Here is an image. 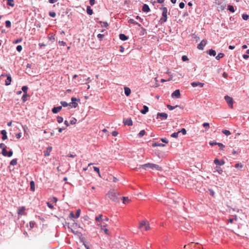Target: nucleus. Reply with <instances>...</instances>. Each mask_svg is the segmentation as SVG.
I'll use <instances>...</instances> for the list:
<instances>
[{"label":"nucleus","instance_id":"21","mask_svg":"<svg viewBox=\"0 0 249 249\" xmlns=\"http://www.w3.org/2000/svg\"><path fill=\"white\" fill-rule=\"evenodd\" d=\"M148 107L144 105L143 107V109L141 110V112L143 114H145L148 111Z\"/></svg>","mask_w":249,"mask_h":249},{"label":"nucleus","instance_id":"16","mask_svg":"<svg viewBox=\"0 0 249 249\" xmlns=\"http://www.w3.org/2000/svg\"><path fill=\"white\" fill-rule=\"evenodd\" d=\"M124 125H127L128 126H131L133 124L132 121L131 119H127L124 121Z\"/></svg>","mask_w":249,"mask_h":249},{"label":"nucleus","instance_id":"62","mask_svg":"<svg viewBox=\"0 0 249 249\" xmlns=\"http://www.w3.org/2000/svg\"><path fill=\"white\" fill-rule=\"evenodd\" d=\"M76 121H77L75 119L73 118V119L71 120L70 124H74L76 123Z\"/></svg>","mask_w":249,"mask_h":249},{"label":"nucleus","instance_id":"34","mask_svg":"<svg viewBox=\"0 0 249 249\" xmlns=\"http://www.w3.org/2000/svg\"><path fill=\"white\" fill-rule=\"evenodd\" d=\"M60 104L61 105L62 107H66L67 106H69V104H68L66 101H61Z\"/></svg>","mask_w":249,"mask_h":249},{"label":"nucleus","instance_id":"28","mask_svg":"<svg viewBox=\"0 0 249 249\" xmlns=\"http://www.w3.org/2000/svg\"><path fill=\"white\" fill-rule=\"evenodd\" d=\"M208 53L211 56H215L216 55V52L213 50V49H211L209 51V52H208Z\"/></svg>","mask_w":249,"mask_h":249},{"label":"nucleus","instance_id":"25","mask_svg":"<svg viewBox=\"0 0 249 249\" xmlns=\"http://www.w3.org/2000/svg\"><path fill=\"white\" fill-rule=\"evenodd\" d=\"M87 13L89 15H91L93 14V11L90 6H87Z\"/></svg>","mask_w":249,"mask_h":249},{"label":"nucleus","instance_id":"33","mask_svg":"<svg viewBox=\"0 0 249 249\" xmlns=\"http://www.w3.org/2000/svg\"><path fill=\"white\" fill-rule=\"evenodd\" d=\"M224 56V54L223 53H219L218 55L215 57L216 60H219Z\"/></svg>","mask_w":249,"mask_h":249},{"label":"nucleus","instance_id":"8","mask_svg":"<svg viewBox=\"0 0 249 249\" xmlns=\"http://www.w3.org/2000/svg\"><path fill=\"white\" fill-rule=\"evenodd\" d=\"M207 41L206 40H202L200 43H199L197 45V48L199 50H203L204 49V47L206 45Z\"/></svg>","mask_w":249,"mask_h":249},{"label":"nucleus","instance_id":"23","mask_svg":"<svg viewBox=\"0 0 249 249\" xmlns=\"http://www.w3.org/2000/svg\"><path fill=\"white\" fill-rule=\"evenodd\" d=\"M25 210V208L23 207H20L18 209V214L19 215L24 214V211Z\"/></svg>","mask_w":249,"mask_h":249},{"label":"nucleus","instance_id":"50","mask_svg":"<svg viewBox=\"0 0 249 249\" xmlns=\"http://www.w3.org/2000/svg\"><path fill=\"white\" fill-rule=\"evenodd\" d=\"M49 15L53 18H54L56 16V14L54 12H50Z\"/></svg>","mask_w":249,"mask_h":249},{"label":"nucleus","instance_id":"51","mask_svg":"<svg viewBox=\"0 0 249 249\" xmlns=\"http://www.w3.org/2000/svg\"><path fill=\"white\" fill-rule=\"evenodd\" d=\"M243 164L241 163H237L235 165V167L236 168H242L243 167Z\"/></svg>","mask_w":249,"mask_h":249},{"label":"nucleus","instance_id":"14","mask_svg":"<svg viewBox=\"0 0 249 249\" xmlns=\"http://www.w3.org/2000/svg\"><path fill=\"white\" fill-rule=\"evenodd\" d=\"M62 109V106H58L56 107H54L52 109V112L54 114L57 113L59 111H60Z\"/></svg>","mask_w":249,"mask_h":249},{"label":"nucleus","instance_id":"6","mask_svg":"<svg viewBox=\"0 0 249 249\" xmlns=\"http://www.w3.org/2000/svg\"><path fill=\"white\" fill-rule=\"evenodd\" d=\"M71 102L69 104V106L71 107L76 108L78 106V103H76L77 99L74 97H72L71 98Z\"/></svg>","mask_w":249,"mask_h":249},{"label":"nucleus","instance_id":"60","mask_svg":"<svg viewBox=\"0 0 249 249\" xmlns=\"http://www.w3.org/2000/svg\"><path fill=\"white\" fill-rule=\"evenodd\" d=\"M185 6V4L184 3H183V2H180L179 4V7L181 9H182Z\"/></svg>","mask_w":249,"mask_h":249},{"label":"nucleus","instance_id":"4","mask_svg":"<svg viewBox=\"0 0 249 249\" xmlns=\"http://www.w3.org/2000/svg\"><path fill=\"white\" fill-rule=\"evenodd\" d=\"M144 228L145 231H148L150 229V226L149 224V222L145 220L142 221L139 225V228L142 229Z\"/></svg>","mask_w":249,"mask_h":249},{"label":"nucleus","instance_id":"12","mask_svg":"<svg viewBox=\"0 0 249 249\" xmlns=\"http://www.w3.org/2000/svg\"><path fill=\"white\" fill-rule=\"evenodd\" d=\"M97 225L101 227V230L104 231L105 234H106L107 235L109 234V232L108 230L107 229L103 228L104 227H105V225L102 224L101 223H99V224H97Z\"/></svg>","mask_w":249,"mask_h":249},{"label":"nucleus","instance_id":"19","mask_svg":"<svg viewBox=\"0 0 249 249\" xmlns=\"http://www.w3.org/2000/svg\"><path fill=\"white\" fill-rule=\"evenodd\" d=\"M102 216H103V215L102 214H100L99 215L97 216H96L95 217V220L97 222H100V223H101L102 224H104V223H103V218H102Z\"/></svg>","mask_w":249,"mask_h":249},{"label":"nucleus","instance_id":"29","mask_svg":"<svg viewBox=\"0 0 249 249\" xmlns=\"http://www.w3.org/2000/svg\"><path fill=\"white\" fill-rule=\"evenodd\" d=\"M164 146H165V145L164 144H162L161 143L154 142L152 144L153 147H156V146L163 147Z\"/></svg>","mask_w":249,"mask_h":249},{"label":"nucleus","instance_id":"30","mask_svg":"<svg viewBox=\"0 0 249 249\" xmlns=\"http://www.w3.org/2000/svg\"><path fill=\"white\" fill-rule=\"evenodd\" d=\"M128 22L129 23L133 24L134 25H138V26H141L140 24H139L137 22H136L134 19H130L128 20Z\"/></svg>","mask_w":249,"mask_h":249},{"label":"nucleus","instance_id":"47","mask_svg":"<svg viewBox=\"0 0 249 249\" xmlns=\"http://www.w3.org/2000/svg\"><path fill=\"white\" fill-rule=\"evenodd\" d=\"M217 145L219 147L220 150H223V148L225 147V145H224L222 143L218 142Z\"/></svg>","mask_w":249,"mask_h":249},{"label":"nucleus","instance_id":"53","mask_svg":"<svg viewBox=\"0 0 249 249\" xmlns=\"http://www.w3.org/2000/svg\"><path fill=\"white\" fill-rule=\"evenodd\" d=\"M2 154L5 156V157H6L7 156V151H6V149H4L3 150H2Z\"/></svg>","mask_w":249,"mask_h":249},{"label":"nucleus","instance_id":"39","mask_svg":"<svg viewBox=\"0 0 249 249\" xmlns=\"http://www.w3.org/2000/svg\"><path fill=\"white\" fill-rule=\"evenodd\" d=\"M17 164V160L16 159H13L10 162V164L12 165H16Z\"/></svg>","mask_w":249,"mask_h":249},{"label":"nucleus","instance_id":"36","mask_svg":"<svg viewBox=\"0 0 249 249\" xmlns=\"http://www.w3.org/2000/svg\"><path fill=\"white\" fill-rule=\"evenodd\" d=\"M202 125L205 127L206 130H208L210 127L209 124L208 123H204Z\"/></svg>","mask_w":249,"mask_h":249},{"label":"nucleus","instance_id":"57","mask_svg":"<svg viewBox=\"0 0 249 249\" xmlns=\"http://www.w3.org/2000/svg\"><path fill=\"white\" fill-rule=\"evenodd\" d=\"M22 40V39L21 38H18V39H17V40H15L13 41V43L14 44H17V43H18L19 42H20Z\"/></svg>","mask_w":249,"mask_h":249},{"label":"nucleus","instance_id":"58","mask_svg":"<svg viewBox=\"0 0 249 249\" xmlns=\"http://www.w3.org/2000/svg\"><path fill=\"white\" fill-rule=\"evenodd\" d=\"M104 37V35H102V34H98L97 35V37L101 40L103 39V38Z\"/></svg>","mask_w":249,"mask_h":249},{"label":"nucleus","instance_id":"64","mask_svg":"<svg viewBox=\"0 0 249 249\" xmlns=\"http://www.w3.org/2000/svg\"><path fill=\"white\" fill-rule=\"evenodd\" d=\"M22 47L21 45H18L17 47V50L18 52H20L22 50Z\"/></svg>","mask_w":249,"mask_h":249},{"label":"nucleus","instance_id":"35","mask_svg":"<svg viewBox=\"0 0 249 249\" xmlns=\"http://www.w3.org/2000/svg\"><path fill=\"white\" fill-rule=\"evenodd\" d=\"M228 10H229L230 12L233 13L234 12V7L232 5H228Z\"/></svg>","mask_w":249,"mask_h":249},{"label":"nucleus","instance_id":"52","mask_svg":"<svg viewBox=\"0 0 249 249\" xmlns=\"http://www.w3.org/2000/svg\"><path fill=\"white\" fill-rule=\"evenodd\" d=\"M27 89L28 87L27 86H23L22 88V90L23 91L24 93H27Z\"/></svg>","mask_w":249,"mask_h":249},{"label":"nucleus","instance_id":"63","mask_svg":"<svg viewBox=\"0 0 249 249\" xmlns=\"http://www.w3.org/2000/svg\"><path fill=\"white\" fill-rule=\"evenodd\" d=\"M13 155V152L12 151L10 150L9 151L7 154V157H11Z\"/></svg>","mask_w":249,"mask_h":249},{"label":"nucleus","instance_id":"40","mask_svg":"<svg viewBox=\"0 0 249 249\" xmlns=\"http://www.w3.org/2000/svg\"><path fill=\"white\" fill-rule=\"evenodd\" d=\"M222 133L223 134H224L225 135H226V136H229V135H231V134L230 131L228 130H223L222 131Z\"/></svg>","mask_w":249,"mask_h":249},{"label":"nucleus","instance_id":"20","mask_svg":"<svg viewBox=\"0 0 249 249\" xmlns=\"http://www.w3.org/2000/svg\"><path fill=\"white\" fill-rule=\"evenodd\" d=\"M119 38L122 41H125L128 38V37L125 36L124 34H121L119 35Z\"/></svg>","mask_w":249,"mask_h":249},{"label":"nucleus","instance_id":"5","mask_svg":"<svg viewBox=\"0 0 249 249\" xmlns=\"http://www.w3.org/2000/svg\"><path fill=\"white\" fill-rule=\"evenodd\" d=\"M224 99H225V101H226L227 103L229 106L231 108H233V101L232 98L230 96L226 95L224 97Z\"/></svg>","mask_w":249,"mask_h":249},{"label":"nucleus","instance_id":"1","mask_svg":"<svg viewBox=\"0 0 249 249\" xmlns=\"http://www.w3.org/2000/svg\"><path fill=\"white\" fill-rule=\"evenodd\" d=\"M118 195H119V194L117 191L114 189H112L108 192L106 196H107L111 201L118 202L119 201Z\"/></svg>","mask_w":249,"mask_h":249},{"label":"nucleus","instance_id":"59","mask_svg":"<svg viewBox=\"0 0 249 249\" xmlns=\"http://www.w3.org/2000/svg\"><path fill=\"white\" fill-rule=\"evenodd\" d=\"M179 131L182 133L183 135H185L186 134V130L184 128H182Z\"/></svg>","mask_w":249,"mask_h":249},{"label":"nucleus","instance_id":"15","mask_svg":"<svg viewBox=\"0 0 249 249\" xmlns=\"http://www.w3.org/2000/svg\"><path fill=\"white\" fill-rule=\"evenodd\" d=\"M142 10L144 12H149L150 11L149 6L146 4H144L142 7Z\"/></svg>","mask_w":249,"mask_h":249},{"label":"nucleus","instance_id":"24","mask_svg":"<svg viewBox=\"0 0 249 249\" xmlns=\"http://www.w3.org/2000/svg\"><path fill=\"white\" fill-rule=\"evenodd\" d=\"M6 133H6V130H1V134L2 135V139L3 140H5L6 139H7V136Z\"/></svg>","mask_w":249,"mask_h":249},{"label":"nucleus","instance_id":"54","mask_svg":"<svg viewBox=\"0 0 249 249\" xmlns=\"http://www.w3.org/2000/svg\"><path fill=\"white\" fill-rule=\"evenodd\" d=\"M217 143L218 142H214V141H211V142H209V144L211 146H214V145H217Z\"/></svg>","mask_w":249,"mask_h":249},{"label":"nucleus","instance_id":"61","mask_svg":"<svg viewBox=\"0 0 249 249\" xmlns=\"http://www.w3.org/2000/svg\"><path fill=\"white\" fill-rule=\"evenodd\" d=\"M75 215L72 212H71L70 213L69 217L70 218H75Z\"/></svg>","mask_w":249,"mask_h":249},{"label":"nucleus","instance_id":"32","mask_svg":"<svg viewBox=\"0 0 249 249\" xmlns=\"http://www.w3.org/2000/svg\"><path fill=\"white\" fill-rule=\"evenodd\" d=\"M145 134V131L144 130H142L140 131V132L138 133V136L139 138H142L143 137Z\"/></svg>","mask_w":249,"mask_h":249},{"label":"nucleus","instance_id":"46","mask_svg":"<svg viewBox=\"0 0 249 249\" xmlns=\"http://www.w3.org/2000/svg\"><path fill=\"white\" fill-rule=\"evenodd\" d=\"M242 17L243 19L245 20H248L249 18V16L247 14H243Z\"/></svg>","mask_w":249,"mask_h":249},{"label":"nucleus","instance_id":"27","mask_svg":"<svg viewBox=\"0 0 249 249\" xmlns=\"http://www.w3.org/2000/svg\"><path fill=\"white\" fill-rule=\"evenodd\" d=\"M49 200L52 203H56L58 199L56 197H51L50 198Z\"/></svg>","mask_w":249,"mask_h":249},{"label":"nucleus","instance_id":"26","mask_svg":"<svg viewBox=\"0 0 249 249\" xmlns=\"http://www.w3.org/2000/svg\"><path fill=\"white\" fill-rule=\"evenodd\" d=\"M215 171H213L214 172H217L219 174H222V173H223V170L220 167L216 166L215 168Z\"/></svg>","mask_w":249,"mask_h":249},{"label":"nucleus","instance_id":"10","mask_svg":"<svg viewBox=\"0 0 249 249\" xmlns=\"http://www.w3.org/2000/svg\"><path fill=\"white\" fill-rule=\"evenodd\" d=\"M172 97H175L176 98H178L180 97V91L179 89H176L172 93Z\"/></svg>","mask_w":249,"mask_h":249},{"label":"nucleus","instance_id":"31","mask_svg":"<svg viewBox=\"0 0 249 249\" xmlns=\"http://www.w3.org/2000/svg\"><path fill=\"white\" fill-rule=\"evenodd\" d=\"M123 203L124 204H127L128 203H129L130 200L128 198V197H124V196L123 197Z\"/></svg>","mask_w":249,"mask_h":249},{"label":"nucleus","instance_id":"13","mask_svg":"<svg viewBox=\"0 0 249 249\" xmlns=\"http://www.w3.org/2000/svg\"><path fill=\"white\" fill-rule=\"evenodd\" d=\"M213 162L217 165H223L225 164V162L223 160H219L218 159H215Z\"/></svg>","mask_w":249,"mask_h":249},{"label":"nucleus","instance_id":"17","mask_svg":"<svg viewBox=\"0 0 249 249\" xmlns=\"http://www.w3.org/2000/svg\"><path fill=\"white\" fill-rule=\"evenodd\" d=\"M6 76H7V78L5 80V85L6 86H8V85H10V84H11V82L12 81V78L10 74L6 75Z\"/></svg>","mask_w":249,"mask_h":249},{"label":"nucleus","instance_id":"41","mask_svg":"<svg viewBox=\"0 0 249 249\" xmlns=\"http://www.w3.org/2000/svg\"><path fill=\"white\" fill-rule=\"evenodd\" d=\"M57 121L58 123H61L63 121V118L61 116H58L57 117Z\"/></svg>","mask_w":249,"mask_h":249},{"label":"nucleus","instance_id":"55","mask_svg":"<svg viewBox=\"0 0 249 249\" xmlns=\"http://www.w3.org/2000/svg\"><path fill=\"white\" fill-rule=\"evenodd\" d=\"M181 59L183 61H186L188 60V58L186 55H183L181 57Z\"/></svg>","mask_w":249,"mask_h":249},{"label":"nucleus","instance_id":"42","mask_svg":"<svg viewBox=\"0 0 249 249\" xmlns=\"http://www.w3.org/2000/svg\"><path fill=\"white\" fill-rule=\"evenodd\" d=\"M47 206L49 208L51 209H53L54 208L53 205L52 203L50 201L47 202Z\"/></svg>","mask_w":249,"mask_h":249},{"label":"nucleus","instance_id":"7","mask_svg":"<svg viewBox=\"0 0 249 249\" xmlns=\"http://www.w3.org/2000/svg\"><path fill=\"white\" fill-rule=\"evenodd\" d=\"M168 117V115L167 113H158L157 114V118L159 117L160 118L161 120H165L167 119Z\"/></svg>","mask_w":249,"mask_h":249},{"label":"nucleus","instance_id":"22","mask_svg":"<svg viewBox=\"0 0 249 249\" xmlns=\"http://www.w3.org/2000/svg\"><path fill=\"white\" fill-rule=\"evenodd\" d=\"M124 93L126 96H128L131 93V89L128 87H124Z\"/></svg>","mask_w":249,"mask_h":249},{"label":"nucleus","instance_id":"18","mask_svg":"<svg viewBox=\"0 0 249 249\" xmlns=\"http://www.w3.org/2000/svg\"><path fill=\"white\" fill-rule=\"evenodd\" d=\"M85 75H83L79 78L78 83L80 84H85Z\"/></svg>","mask_w":249,"mask_h":249},{"label":"nucleus","instance_id":"11","mask_svg":"<svg viewBox=\"0 0 249 249\" xmlns=\"http://www.w3.org/2000/svg\"><path fill=\"white\" fill-rule=\"evenodd\" d=\"M191 86L193 87H196L197 86H199L200 87L202 88L204 86V83L199 82H192L191 84Z\"/></svg>","mask_w":249,"mask_h":249},{"label":"nucleus","instance_id":"38","mask_svg":"<svg viewBox=\"0 0 249 249\" xmlns=\"http://www.w3.org/2000/svg\"><path fill=\"white\" fill-rule=\"evenodd\" d=\"M80 213H81L80 209H78L76 211V214L75 215V218H77L80 216Z\"/></svg>","mask_w":249,"mask_h":249},{"label":"nucleus","instance_id":"37","mask_svg":"<svg viewBox=\"0 0 249 249\" xmlns=\"http://www.w3.org/2000/svg\"><path fill=\"white\" fill-rule=\"evenodd\" d=\"M178 107V106H172L170 105H167V107L170 110H173L174 109H175L176 107Z\"/></svg>","mask_w":249,"mask_h":249},{"label":"nucleus","instance_id":"3","mask_svg":"<svg viewBox=\"0 0 249 249\" xmlns=\"http://www.w3.org/2000/svg\"><path fill=\"white\" fill-rule=\"evenodd\" d=\"M162 10V17L160 19V21L162 23H164L167 21V8L165 7H162L161 9Z\"/></svg>","mask_w":249,"mask_h":249},{"label":"nucleus","instance_id":"48","mask_svg":"<svg viewBox=\"0 0 249 249\" xmlns=\"http://www.w3.org/2000/svg\"><path fill=\"white\" fill-rule=\"evenodd\" d=\"M93 170L95 172H97L99 176H100V170H99V168L97 167H93Z\"/></svg>","mask_w":249,"mask_h":249},{"label":"nucleus","instance_id":"44","mask_svg":"<svg viewBox=\"0 0 249 249\" xmlns=\"http://www.w3.org/2000/svg\"><path fill=\"white\" fill-rule=\"evenodd\" d=\"M7 4L10 6H13L14 5V0H8Z\"/></svg>","mask_w":249,"mask_h":249},{"label":"nucleus","instance_id":"2","mask_svg":"<svg viewBox=\"0 0 249 249\" xmlns=\"http://www.w3.org/2000/svg\"><path fill=\"white\" fill-rule=\"evenodd\" d=\"M141 167L144 169H146V168H149L152 170H156L157 171H161L162 168L158 164L154 163H147L141 165Z\"/></svg>","mask_w":249,"mask_h":249},{"label":"nucleus","instance_id":"45","mask_svg":"<svg viewBox=\"0 0 249 249\" xmlns=\"http://www.w3.org/2000/svg\"><path fill=\"white\" fill-rule=\"evenodd\" d=\"M29 95H27V93H24V94L23 95L22 97V100L24 101V102H25L26 100H27V97H28Z\"/></svg>","mask_w":249,"mask_h":249},{"label":"nucleus","instance_id":"56","mask_svg":"<svg viewBox=\"0 0 249 249\" xmlns=\"http://www.w3.org/2000/svg\"><path fill=\"white\" fill-rule=\"evenodd\" d=\"M0 148L1 149H2V150L4 149H6V146L5 145V144L3 143H1L0 144Z\"/></svg>","mask_w":249,"mask_h":249},{"label":"nucleus","instance_id":"9","mask_svg":"<svg viewBox=\"0 0 249 249\" xmlns=\"http://www.w3.org/2000/svg\"><path fill=\"white\" fill-rule=\"evenodd\" d=\"M52 150V146H48L47 147L46 149L44 151V155L45 157H48L50 155V153Z\"/></svg>","mask_w":249,"mask_h":249},{"label":"nucleus","instance_id":"49","mask_svg":"<svg viewBox=\"0 0 249 249\" xmlns=\"http://www.w3.org/2000/svg\"><path fill=\"white\" fill-rule=\"evenodd\" d=\"M6 27L7 28H10L11 26V23L9 20H6L5 22Z\"/></svg>","mask_w":249,"mask_h":249},{"label":"nucleus","instance_id":"43","mask_svg":"<svg viewBox=\"0 0 249 249\" xmlns=\"http://www.w3.org/2000/svg\"><path fill=\"white\" fill-rule=\"evenodd\" d=\"M180 133V131H178L177 132L173 133L171 134V137L173 138H177L178 137V134Z\"/></svg>","mask_w":249,"mask_h":249}]
</instances>
